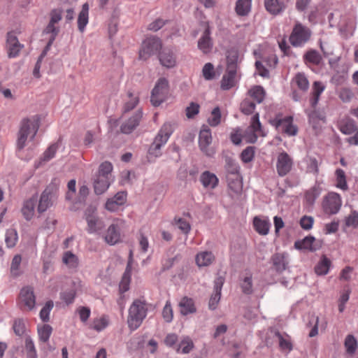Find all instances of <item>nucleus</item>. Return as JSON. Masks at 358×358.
Instances as JSON below:
<instances>
[{
  "mask_svg": "<svg viewBox=\"0 0 358 358\" xmlns=\"http://www.w3.org/2000/svg\"><path fill=\"white\" fill-rule=\"evenodd\" d=\"M41 119L38 115L24 118L21 120L17 138V152L22 157L21 152L27 145L28 141H32L40 127Z\"/></svg>",
  "mask_w": 358,
  "mask_h": 358,
  "instance_id": "nucleus-1",
  "label": "nucleus"
},
{
  "mask_svg": "<svg viewBox=\"0 0 358 358\" xmlns=\"http://www.w3.org/2000/svg\"><path fill=\"white\" fill-rule=\"evenodd\" d=\"M325 90V85L320 81H315L312 85V90L308 99V106L305 108V113L308 117L309 122L313 126L319 121H324L325 116L317 108L320 95Z\"/></svg>",
  "mask_w": 358,
  "mask_h": 358,
  "instance_id": "nucleus-2",
  "label": "nucleus"
},
{
  "mask_svg": "<svg viewBox=\"0 0 358 358\" xmlns=\"http://www.w3.org/2000/svg\"><path fill=\"white\" fill-rule=\"evenodd\" d=\"M148 308L144 301L136 299L129 309L128 327L131 331L137 329L146 317Z\"/></svg>",
  "mask_w": 358,
  "mask_h": 358,
  "instance_id": "nucleus-3",
  "label": "nucleus"
},
{
  "mask_svg": "<svg viewBox=\"0 0 358 358\" xmlns=\"http://www.w3.org/2000/svg\"><path fill=\"white\" fill-rule=\"evenodd\" d=\"M113 165L108 162H104L99 166L98 174L94 180V189L96 194L105 192L113 181L111 172Z\"/></svg>",
  "mask_w": 358,
  "mask_h": 358,
  "instance_id": "nucleus-4",
  "label": "nucleus"
},
{
  "mask_svg": "<svg viewBox=\"0 0 358 358\" xmlns=\"http://www.w3.org/2000/svg\"><path fill=\"white\" fill-rule=\"evenodd\" d=\"M174 127L175 124L170 122H165L162 126L149 148V153L150 155L155 157L161 155L160 150L167 143L174 131Z\"/></svg>",
  "mask_w": 358,
  "mask_h": 358,
  "instance_id": "nucleus-5",
  "label": "nucleus"
},
{
  "mask_svg": "<svg viewBox=\"0 0 358 358\" xmlns=\"http://www.w3.org/2000/svg\"><path fill=\"white\" fill-rule=\"evenodd\" d=\"M311 34L312 32L308 27L296 22L290 34L289 41L294 47H302L310 40Z\"/></svg>",
  "mask_w": 358,
  "mask_h": 358,
  "instance_id": "nucleus-6",
  "label": "nucleus"
},
{
  "mask_svg": "<svg viewBox=\"0 0 358 358\" xmlns=\"http://www.w3.org/2000/svg\"><path fill=\"white\" fill-rule=\"evenodd\" d=\"M342 206V199L339 194L330 192L327 193L322 199V208L323 212L332 215L337 214Z\"/></svg>",
  "mask_w": 358,
  "mask_h": 358,
  "instance_id": "nucleus-7",
  "label": "nucleus"
},
{
  "mask_svg": "<svg viewBox=\"0 0 358 358\" xmlns=\"http://www.w3.org/2000/svg\"><path fill=\"white\" fill-rule=\"evenodd\" d=\"M169 92V81L165 78H159L151 93L150 101L152 104L154 106H159L167 99Z\"/></svg>",
  "mask_w": 358,
  "mask_h": 358,
  "instance_id": "nucleus-8",
  "label": "nucleus"
},
{
  "mask_svg": "<svg viewBox=\"0 0 358 358\" xmlns=\"http://www.w3.org/2000/svg\"><path fill=\"white\" fill-rule=\"evenodd\" d=\"M162 41L155 36H150L146 38L141 44V49L139 50V59L142 60H147L152 55L159 52L162 49Z\"/></svg>",
  "mask_w": 358,
  "mask_h": 358,
  "instance_id": "nucleus-9",
  "label": "nucleus"
},
{
  "mask_svg": "<svg viewBox=\"0 0 358 358\" xmlns=\"http://www.w3.org/2000/svg\"><path fill=\"white\" fill-rule=\"evenodd\" d=\"M124 224V222L122 220H114L102 235L104 241L110 245L120 243L122 241L121 230Z\"/></svg>",
  "mask_w": 358,
  "mask_h": 358,
  "instance_id": "nucleus-10",
  "label": "nucleus"
},
{
  "mask_svg": "<svg viewBox=\"0 0 358 358\" xmlns=\"http://www.w3.org/2000/svg\"><path fill=\"white\" fill-rule=\"evenodd\" d=\"M62 14L63 10L61 8H55L50 12V21L44 30L46 34H51L48 46L51 45L59 32V27L57 26V24L62 20Z\"/></svg>",
  "mask_w": 358,
  "mask_h": 358,
  "instance_id": "nucleus-11",
  "label": "nucleus"
},
{
  "mask_svg": "<svg viewBox=\"0 0 358 358\" xmlns=\"http://www.w3.org/2000/svg\"><path fill=\"white\" fill-rule=\"evenodd\" d=\"M294 166L292 157L285 150L276 155L275 169L278 176L284 177L289 173Z\"/></svg>",
  "mask_w": 358,
  "mask_h": 358,
  "instance_id": "nucleus-12",
  "label": "nucleus"
},
{
  "mask_svg": "<svg viewBox=\"0 0 358 358\" xmlns=\"http://www.w3.org/2000/svg\"><path fill=\"white\" fill-rule=\"evenodd\" d=\"M57 189L53 185L48 186L42 192L37 208L39 213L46 211L57 199Z\"/></svg>",
  "mask_w": 358,
  "mask_h": 358,
  "instance_id": "nucleus-13",
  "label": "nucleus"
},
{
  "mask_svg": "<svg viewBox=\"0 0 358 358\" xmlns=\"http://www.w3.org/2000/svg\"><path fill=\"white\" fill-rule=\"evenodd\" d=\"M18 304L23 310L30 311L34 308L36 296L34 293V289L31 287L27 286L20 290Z\"/></svg>",
  "mask_w": 358,
  "mask_h": 358,
  "instance_id": "nucleus-14",
  "label": "nucleus"
},
{
  "mask_svg": "<svg viewBox=\"0 0 358 358\" xmlns=\"http://www.w3.org/2000/svg\"><path fill=\"white\" fill-rule=\"evenodd\" d=\"M258 134L264 136L262 131V125L259 122V113H256L252 116L250 126L245 132L243 138L247 143H254L257 139Z\"/></svg>",
  "mask_w": 358,
  "mask_h": 358,
  "instance_id": "nucleus-15",
  "label": "nucleus"
},
{
  "mask_svg": "<svg viewBox=\"0 0 358 358\" xmlns=\"http://www.w3.org/2000/svg\"><path fill=\"white\" fill-rule=\"evenodd\" d=\"M95 208H89L85 211V220L87 231L90 234L99 233L104 227V222L95 215Z\"/></svg>",
  "mask_w": 358,
  "mask_h": 358,
  "instance_id": "nucleus-16",
  "label": "nucleus"
},
{
  "mask_svg": "<svg viewBox=\"0 0 358 358\" xmlns=\"http://www.w3.org/2000/svg\"><path fill=\"white\" fill-rule=\"evenodd\" d=\"M211 143V130L208 126L203 125L199 133V144L201 151L208 156H213L215 153V150L209 147Z\"/></svg>",
  "mask_w": 358,
  "mask_h": 358,
  "instance_id": "nucleus-17",
  "label": "nucleus"
},
{
  "mask_svg": "<svg viewBox=\"0 0 358 358\" xmlns=\"http://www.w3.org/2000/svg\"><path fill=\"white\" fill-rule=\"evenodd\" d=\"M210 34V26L208 23H206L205 29L198 41V48L204 54L209 53L213 48V43Z\"/></svg>",
  "mask_w": 358,
  "mask_h": 358,
  "instance_id": "nucleus-18",
  "label": "nucleus"
},
{
  "mask_svg": "<svg viewBox=\"0 0 358 358\" xmlns=\"http://www.w3.org/2000/svg\"><path fill=\"white\" fill-rule=\"evenodd\" d=\"M275 126L288 136H295L298 131L297 127L293 124V117L292 116H287L277 120Z\"/></svg>",
  "mask_w": 358,
  "mask_h": 358,
  "instance_id": "nucleus-19",
  "label": "nucleus"
},
{
  "mask_svg": "<svg viewBox=\"0 0 358 358\" xmlns=\"http://www.w3.org/2000/svg\"><path fill=\"white\" fill-rule=\"evenodd\" d=\"M236 68L234 64H230L227 66V71L221 80V88L224 90H228L236 84Z\"/></svg>",
  "mask_w": 358,
  "mask_h": 358,
  "instance_id": "nucleus-20",
  "label": "nucleus"
},
{
  "mask_svg": "<svg viewBox=\"0 0 358 358\" xmlns=\"http://www.w3.org/2000/svg\"><path fill=\"white\" fill-rule=\"evenodd\" d=\"M229 194L231 196L239 195L243 190V182L238 173H231L227 176Z\"/></svg>",
  "mask_w": 358,
  "mask_h": 358,
  "instance_id": "nucleus-21",
  "label": "nucleus"
},
{
  "mask_svg": "<svg viewBox=\"0 0 358 358\" xmlns=\"http://www.w3.org/2000/svg\"><path fill=\"white\" fill-rule=\"evenodd\" d=\"M22 45L19 43L17 36L13 32H9L7 34L6 49L8 56L9 58L16 57Z\"/></svg>",
  "mask_w": 358,
  "mask_h": 358,
  "instance_id": "nucleus-22",
  "label": "nucleus"
},
{
  "mask_svg": "<svg viewBox=\"0 0 358 358\" xmlns=\"http://www.w3.org/2000/svg\"><path fill=\"white\" fill-rule=\"evenodd\" d=\"M224 282V278L222 276H219L215 278L214 281V293L211 295L209 300V308L215 310L221 298V291Z\"/></svg>",
  "mask_w": 358,
  "mask_h": 358,
  "instance_id": "nucleus-23",
  "label": "nucleus"
},
{
  "mask_svg": "<svg viewBox=\"0 0 358 358\" xmlns=\"http://www.w3.org/2000/svg\"><path fill=\"white\" fill-rule=\"evenodd\" d=\"M294 247L298 250L316 251L321 248V244L313 236H309L305 237L303 240L296 241Z\"/></svg>",
  "mask_w": 358,
  "mask_h": 358,
  "instance_id": "nucleus-24",
  "label": "nucleus"
},
{
  "mask_svg": "<svg viewBox=\"0 0 358 358\" xmlns=\"http://www.w3.org/2000/svg\"><path fill=\"white\" fill-rule=\"evenodd\" d=\"M158 57L160 64L166 68H173L176 64V56L171 48H164L159 52Z\"/></svg>",
  "mask_w": 358,
  "mask_h": 358,
  "instance_id": "nucleus-25",
  "label": "nucleus"
},
{
  "mask_svg": "<svg viewBox=\"0 0 358 358\" xmlns=\"http://www.w3.org/2000/svg\"><path fill=\"white\" fill-rule=\"evenodd\" d=\"M127 201V193L119 192L113 197L108 199L106 203V208L109 211H116Z\"/></svg>",
  "mask_w": 358,
  "mask_h": 358,
  "instance_id": "nucleus-26",
  "label": "nucleus"
},
{
  "mask_svg": "<svg viewBox=\"0 0 358 358\" xmlns=\"http://www.w3.org/2000/svg\"><path fill=\"white\" fill-rule=\"evenodd\" d=\"M253 227L259 234L266 236L269 233L271 222L267 217L255 216L253 218Z\"/></svg>",
  "mask_w": 358,
  "mask_h": 358,
  "instance_id": "nucleus-27",
  "label": "nucleus"
},
{
  "mask_svg": "<svg viewBox=\"0 0 358 358\" xmlns=\"http://www.w3.org/2000/svg\"><path fill=\"white\" fill-rule=\"evenodd\" d=\"M199 180L203 187L207 189H215L219 183V180L216 175L209 171L203 172L200 176Z\"/></svg>",
  "mask_w": 358,
  "mask_h": 358,
  "instance_id": "nucleus-28",
  "label": "nucleus"
},
{
  "mask_svg": "<svg viewBox=\"0 0 358 358\" xmlns=\"http://www.w3.org/2000/svg\"><path fill=\"white\" fill-rule=\"evenodd\" d=\"M130 258L128 262L127 268L122 277L121 281L119 285V289L121 294L127 292L129 289V285L131 282V260H132V252H130Z\"/></svg>",
  "mask_w": 358,
  "mask_h": 358,
  "instance_id": "nucleus-29",
  "label": "nucleus"
},
{
  "mask_svg": "<svg viewBox=\"0 0 358 358\" xmlns=\"http://www.w3.org/2000/svg\"><path fill=\"white\" fill-rule=\"evenodd\" d=\"M142 115V111L138 110L127 122L122 124L121 131L124 134H130L139 124Z\"/></svg>",
  "mask_w": 358,
  "mask_h": 358,
  "instance_id": "nucleus-30",
  "label": "nucleus"
},
{
  "mask_svg": "<svg viewBox=\"0 0 358 358\" xmlns=\"http://www.w3.org/2000/svg\"><path fill=\"white\" fill-rule=\"evenodd\" d=\"M291 85L293 88L296 87L300 91L305 92L309 88V81L304 73H297L292 79Z\"/></svg>",
  "mask_w": 358,
  "mask_h": 358,
  "instance_id": "nucleus-31",
  "label": "nucleus"
},
{
  "mask_svg": "<svg viewBox=\"0 0 358 358\" xmlns=\"http://www.w3.org/2000/svg\"><path fill=\"white\" fill-rule=\"evenodd\" d=\"M264 6L269 13L276 15L285 9V4L282 0H264Z\"/></svg>",
  "mask_w": 358,
  "mask_h": 358,
  "instance_id": "nucleus-32",
  "label": "nucleus"
},
{
  "mask_svg": "<svg viewBox=\"0 0 358 358\" xmlns=\"http://www.w3.org/2000/svg\"><path fill=\"white\" fill-rule=\"evenodd\" d=\"M180 313L183 315L194 313L196 311L194 300L191 298L184 296L179 303Z\"/></svg>",
  "mask_w": 358,
  "mask_h": 358,
  "instance_id": "nucleus-33",
  "label": "nucleus"
},
{
  "mask_svg": "<svg viewBox=\"0 0 358 358\" xmlns=\"http://www.w3.org/2000/svg\"><path fill=\"white\" fill-rule=\"evenodd\" d=\"M273 268L278 273L285 271L287 266L286 255L283 253H275L271 257Z\"/></svg>",
  "mask_w": 358,
  "mask_h": 358,
  "instance_id": "nucleus-34",
  "label": "nucleus"
},
{
  "mask_svg": "<svg viewBox=\"0 0 358 358\" xmlns=\"http://www.w3.org/2000/svg\"><path fill=\"white\" fill-rule=\"evenodd\" d=\"M215 260V256L211 252L203 251L199 252L196 257V264L199 267L208 266Z\"/></svg>",
  "mask_w": 358,
  "mask_h": 358,
  "instance_id": "nucleus-35",
  "label": "nucleus"
},
{
  "mask_svg": "<svg viewBox=\"0 0 358 358\" xmlns=\"http://www.w3.org/2000/svg\"><path fill=\"white\" fill-rule=\"evenodd\" d=\"M275 336L278 338L279 347L282 351L290 352L292 350L293 345L291 337L288 334L276 331Z\"/></svg>",
  "mask_w": 358,
  "mask_h": 358,
  "instance_id": "nucleus-36",
  "label": "nucleus"
},
{
  "mask_svg": "<svg viewBox=\"0 0 358 358\" xmlns=\"http://www.w3.org/2000/svg\"><path fill=\"white\" fill-rule=\"evenodd\" d=\"M89 20V5L85 3L83 5L82 9L78 17V27L80 32H83Z\"/></svg>",
  "mask_w": 358,
  "mask_h": 358,
  "instance_id": "nucleus-37",
  "label": "nucleus"
},
{
  "mask_svg": "<svg viewBox=\"0 0 358 358\" xmlns=\"http://www.w3.org/2000/svg\"><path fill=\"white\" fill-rule=\"evenodd\" d=\"M194 345L192 340L189 336H185L180 341L178 345H176V350L177 352L182 354L189 353L194 348Z\"/></svg>",
  "mask_w": 358,
  "mask_h": 358,
  "instance_id": "nucleus-38",
  "label": "nucleus"
},
{
  "mask_svg": "<svg viewBox=\"0 0 358 358\" xmlns=\"http://www.w3.org/2000/svg\"><path fill=\"white\" fill-rule=\"evenodd\" d=\"M35 203L34 199H29L24 202L21 211L27 220H30L34 217Z\"/></svg>",
  "mask_w": 358,
  "mask_h": 358,
  "instance_id": "nucleus-39",
  "label": "nucleus"
},
{
  "mask_svg": "<svg viewBox=\"0 0 358 358\" xmlns=\"http://www.w3.org/2000/svg\"><path fill=\"white\" fill-rule=\"evenodd\" d=\"M331 262L325 255H323L315 267V273L319 275H324L328 273Z\"/></svg>",
  "mask_w": 358,
  "mask_h": 358,
  "instance_id": "nucleus-40",
  "label": "nucleus"
},
{
  "mask_svg": "<svg viewBox=\"0 0 358 358\" xmlns=\"http://www.w3.org/2000/svg\"><path fill=\"white\" fill-rule=\"evenodd\" d=\"M322 192L321 187L319 185H315L312 187L310 189L307 190L305 193V200L306 202L310 205L313 206L315 201V200L319 197Z\"/></svg>",
  "mask_w": 358,
  "mask_h": 358,
  "instance_id": "nucleus-41",
  "label": "nucleus"
},
{
  "mask_svg": "<svg viewBox=\"0 0 358 358\" xmlns=\"http://www.w3.org/2000/svg\"><path fill=\"white\" fill-rule=\"evenodd\" d=\"M252 0H238L236 12L240 16L247 15L251 10Z\"/></svg>",
  "mask_w": 358,
  "mask_h": 358,
  "instance_id": "nucleus-42",
  "label": "nucleus"
},
{
  "mask_svg": "<svg viewBox=\"0 0 358 358\" xmlns=\"http://www.w3.org/2000/svg\"><path fill=\"white\" fill-rule=\"evenodd\" d=\"M265 91L262 86L255 85L248 91V95L253 99L256 103H260L265 97Z\"/></svg>",
  "mask_w": 358,
  "mask_h": 358,
  "instance_id": "nucleus-43",
  "label": "nucleus"
},
{
  "mask_svg": "<svg viewBox=\"0 0 358 358\" xmlns=\"http://www.w3.org/2000/svg\"><path fill=\"white\" fill-rule=\"evenodd\" d=\"M303 59L306 64L309 63L313 65H319L322 61V57L317 51L310 50L305 53Z\"/></svg>",
  "mask_w": 358,
  "mask_h": 358,
  "instance_id": "nucleus-44",
  "label": "nucleus"
},
{
  "mask_svg": "<svg viewBox=\"0 0 358 358\" xmlns=\"http://www.w3.org/2000/svg\"><path fill=\"white\" fill-rule=\"evenodd\" d=\"M335 176L336 187L344 191L347 190L348 189V185L345 171L341 169H338L335 171Z\"/></svg>",
  "mask_w": 358,
  "mask_h": 358,
  "instance_id": "nucleus-45",
  "label": "nucleus"
},
{
  "mask_svg": "<svg viewBox=\"0 0 358 358\" xmlns=\"http://www.w3.org/2000/svg\"><path fill=\"white\" fill-rule=\"evenodd\" d=\"M344 346L345 348L346 352L348 355H352L357 350V341L353 335L349 334L345 337Z\"/></svg>",
  "mask_w": 358,
  "mask_h": 358,
  "instance_id": "nucleus-46",
  "label": "nucleus"
},
{
  "mask_svg": "<svg viewBox=\"0 0 358 358\" xmlns=\"http://www.w3.org/2000/svg\"><path fill=\"white\" fill-rule=\"evenodd\" d=\"M109 320L106 315H102L99 318H95L92 322L90 327L96 331H101L108 325Z\"/></svg>",
  "mask_w": 358,
  "mask_h": 358,
  "instance_id": "nucleus-47",
  "label": "nucleus"
},
{
  "mask_svg": "<svg viewBox=\"0 0 358 358\" xmlns=\"http://www.w3.org/2000/svg\"><path fill=\"white\" fill-rule=\"evenodd\" d=\"M128 100L126 101L124 106V111L129 112L134 109L139 102V97L131 92H127Z\"/></svg>",
  "mask_w": 358,
  "mask_h": 358,
  "instance_id": "nucleus-48",
  "label": "nucleus"
},
{
  "mask_svg": "<svg viewBox=\"0 0 358 358\" xmlns=\"http://www.w3.org/2000/svg\"><path fill=\"white\" fill-rule=\"evenodd\" d=\"M18 236L17 231L10 228L6 231L5 241L8 248H13L17 241Z\"/></svg>",
  "mask_w": 358,
  "mask_h": 358,
  "instance_id": "nucleus-49",
  "label": "nucleus"
},
{
  "mask_svg": "<svg viewBox=\"0 0 358 358\" xmlns=\"http://www.w3.org/2000/svg\"><path fill=\"white\" fill-rule=\"evenodd\" d=\"M221 110L219 107H215L211 112L208 118V123L211 127H217L221 122Z\"/></svg>",
  "mask_w": 358,
  "mask_h": 358,
  "instance_id": "nucleus-50",
  "label": "nucleus"
},
{
  "mask_svg": "<svg viewBox=\"0 0 358 358\" xmlns=\"http://www.w3.org/2000/svg\"><path fill=\"white\" fill-rule=\"evenodd\" d=\"M62 261L69 268H76L78 265V257L69 251L64 252Z\"/></svg>",
  "mask_w": 358,
  "mask_h": 358,
  "instance_id": "nucleus-51",
  "label": "nucleus"
},
{
  "mask_svg": "<svg viewBox=\"0 0 358 358\" xmlns=\"http://www.w3.org/2000/svg\"><path fill=\"white\" fill-rule=\"evenodd\" d=\"M52 329L49 324H43L42 327L38 328V334L39 339L43 343H46L52 334Z\"/></svg>",
  "mask_w": 358,
  "mask_h": 358,
  "instance_id": "nucleus-52",
  "label": "nucleus"
},
{
  "mask_svg": "<svg viewBox=\"0 0 358 358\" xmlns=\"http://www.w3.org/2000/svg\"><path fill=\"white\" fill-rule=\"evenodd\" d=\"M255 153V148L248 146L241 154V159L244 163H249L254 159Z\"/></svg>",
  "mask_w": 358,
  "mask_h": 358,
  "instance_id": "nucleus-53",
  "label": "nucleus"
},
{
  "mask_svg": "<svg viewBox=\"0 0 358 358\" xmlns=\"http://www.w3.org/2000/svg\"><path fill=\"white\" fill-rule=\"evenodd\" d=\"M255 109V103L249 99H245L241 103V110L245 115L252 114Z\"/></svg>",
  "mask_w": 358,
  "mask_h": 358,
  "instance_id": "nucleus-54",
  "label": "nucleus"
},
{
  "mask_svg": "<svg viewBox=\"0 0 358 358\" xmlns=\"http://www.w3.org/2000/svg\"><path fill=\"white\" fill-rule=\"evenodd\" d=\"M241 287L242 292L245 294H250L252 293V275L245 276L241 282Z\"/></svg>",
  "mask_w": 358,
  "mask_h": 358,
  "instance_id": "nucleus-55",
  "label": "nucleus"
},
{
  "mask_svg": "<svg viewBox=\"0 0 358 358\" xmlns=\"http://www.w3.org/2000/svg\"><path fill=\"white\" fill-rule=\"evenodd\" d=\"M200 106L194 102H191L185 109V115L188 119L194 118L199 113Z\"/></svg>",
  "mask_w": 358,
  "mask_h": 358,
  "instance_id": "nucleus-56",
  "label": "nucleus"
},
{
  "mask_svg": "<svg viewBox=\"0 0 358 358\" xmlns=\"http://www.w3.org/2000/svg\"><path fill=\"white\" fill-rule=\"evenodd\" d=\"M357 129V127L353 120H348L341 125L340 130L345 134H351Z\"/></svg>",
  "mask_w": 358,
  "mask_h": 358,
  "instance_id": "nucleus-57",
  "label": "nucleus"
},
{
  "mask_svg": "<svg viewBox=\"0 0 358 358\" xmlns=\"http://www.w3.org/2000/svg\"><path fill=\"white\" fill-rule=\"evenodd\" d=\"M52 308L53 302L52 301H48L41 309L40 312V317L43 322H48L49 320V315Z\"/></svg>",
  "mask_w": 358,
  "mask_h": 358,
  "instance_id": "nucleus-58",
  "label": "nucleus"
},
{
  "mask_svg": "<svg viewBox=\"0 0 358 358\" xmlns=\"http://www.w3.org/2000/svg\"><path fill=\"white\" fill-rule=\"evenodd\" d=\"M204 78L207 80H212L215 78L214 66L211 63H206L202 69Z\"/></svg>",
  "mask_w": 358,
  "mask_h": 358,
  "instance_id": "nucleus-59",
  "label": "nucleus"
},
{
  "mask_svg": "<svg viewBox=\"0 0 358 358\" xmlns=\"http://www.w3.org/2000/svg\"><path fill=\"white\" fill-rule=\"evenodd\" d=\"M338 96L343 102H349L352 99L354 94L352 90L348 87L341 88L338 92Z\"/></svg>",
  "mask_w": 358,
  "mask_h": 358,
  "instance_id": "nucleus-60",
  "label": "nucleus"
},
{
  "mask_svg": "<svg viewBox=\"0 0 358 358\" xmlns=\"http://www.w3.org/2000/svg\"><path fill=\"white\" fill-rule=\"evenodd\" d=\"M300 226L304 230H310L313 228L314 218L311 216L304 215L300 220Z\"/></svg>",
  "mask_w": 358,
  "mask_h": 358,
  "instance_id": "nucleus-61",
  "label": "nucleus"
},
{
  "mask_svg": "<svg viewBox=\"0 0 358 358\" xmlns=\"http://www.w3.org/2000/svg\"><path fill=\"white\" fill-rule=\"evenodd\" d=\"M162 316L166 322H170L173 320V310L170 302L167 301L162 310Z\"/></svg>",
  "mask_w": 358,
  "mask_h": 358,
  "instance_id": "nucleus-62",
  "label": "nucleus"
},
{
  "mask_svg": "<svg viewBox=\"0 0 358 358\" xmlns=\"http://www.w3.org/2000/svg\"><path fill=\"white\" fill-rule=\"evenodd\" d=\"M345 224L348 227H358V213L357 211L352 212L345 220Z\"/></svg>",
  "mask_w": 358,
  "mask_h": 358,
  "instance_id": "nucleus-63",
  "label": "nucleus"
},
{
  "mask_svg": "<svg viewBox=\"0 0 358 358\" xmlns=\"http://www.w3.org/2000/svg\"><path fill=\"white\" fill-rule=\"evenodd\" d=\"M76 292L74 289L64 292L61 294V299L66 303L71 304L73 302Z\"/></svg>",
  "mask_w": 358,
  "mask_h": 358,
  "instance_id": "nucleus-64",
  "label": "nucleus"
}]
</instances>
